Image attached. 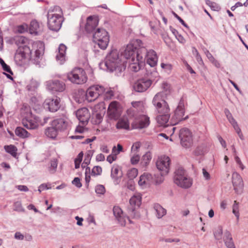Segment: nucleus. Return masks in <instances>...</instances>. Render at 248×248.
Wrapping results in <instances>:
<instances>
[{
    "instance_id": "f257e3e1",
    "label": "nucleus",
    "mask_w": 248,
    "mask_h": 248,
    "mask_svg": "<svg viewBox=\"0 0 248 248\" xmlns=\"http://www.w3.org/2000/svg\"><path fill=\"white\" fill-rule=\"evenodd\" d=\"M32 47L34 50L33 56L30 48L25 45L23 46L22 49L20 48L16 53L15 61L19 65L25 64L29 61H31L35 64H38L40 62L39 60L44 54V44L41 41H38L33 43Z\"/></svg>"
},
{
    "instance_id": "f03ea898",
    "label": "nucleus",
    "mask_w": 248,
    "mask_h": 248,
    "mask_svg": "<svg viewBox=\"0 0 248 248\" xmlns=\"http://www.w3.org/2000/svg\"><path fill=\"white\" fill-rule=\"evenodd\" d=\"M127 62L119 55L117 50H112L106 56L104 61L99 63L101 69L112 72L115 71L117 76H120L126 67Z\"/></svg>"
},
{
    "instance_id": "7ed1b4c3",
    "label": "nucleus",
    "mask_w": 248,
    "mask_h": 248,
    "mask_svg": "<svg viewBox=\"0 0 248 248\" xmlns=\"http://www.w3.org/2000/svg\"><path fill=\"white\" fill-rule=\"evenodd\" d=\"M132 105L133 107L127 110V114L129 116L135 117L131 124L133 129H142L147 127L150 124L149 117L146 115L135 113L137 112L143 113L145 108L142 102H133Z\"/></svg>"
},
{
    "instance_id": "20e7f679",
    "label": "nucleus",
    "mask_w": 248,
    "mask_h": 248,
    "mask_svg": "<svg viewBox=\"0 0 248 248\" xmlns=\"http://www.w3.org/2000/svg\"><path fill=\"white\" fill-rule=\"evenodd\" d=\"M62 15V10L59 6H55L49 9L47 13V24L50 30L55 31L60 30L63 21Z\"/></svg>"
},
{
    "instance_id": "39448f33",
    "label": "nucleus",
    "mask_w": 248,
    "mask_h": 248,
    "mask_svg": "<svg viewBox=\"0 0 248 248\" xmlns=\"http://www.w3.org/2000/svg\"><path fill=\"white\" fill-rule=\"evenodd\" d=\"M139 58L146 62L151 67H155L158 61V57L155 50L152 49H148L143 43L141 47L138 49Z\"/></svg>"
},
{
    "instance_id": "423d86ee",
    "label": "nucleus",
    "mask_w": 248,
    "mask_h": 248,
    "mask_svg": "<svg viewBox=\"0 0 248 248\" xmlns=\"http://www.w3.org/2000/svg\"><path fill=\"white\" fill-rule=\"evenodd\" d=\"M104 93L109 96L113 95L112 91L105 89L102 86L98 85H93L87 89L85 93V97L88 102H92Z\"/></svg>"
},
{
    "instance_id": "0eeeda50",
    "label": "nucleus",
    "mask_w": 248,
    "mask_h": 248,
    "mask_svg": "<svg viewBox=\"0 0 248 248\" xmlns=\"http://www.w3.org/2000/svg\"><path fill=\"white\" fill-rule=\"evenodd\" d=\"M143 42L140 39H136L128 44L121 53V57L125 60L130 61L132 57L136 58L138 49L141 47ZM126 62V61H125Z\"/></svg>"
},
{
    "instance_id": "6e6552de",
    "label": "nucleus",
    "mask_w": 248,
    "mask_h": 248,
    "mask_svg": "<svg viewBox=\"0 0 248 248\" xmlns=\"http://www.w3.org/2000/svg\"><path fill=\"white\" fill-rule=\"evenodd\" d=\"M174 182L178 186L185 189L190 187L192 185V179L187 176L182 168H179L175 171Z\"/></svg>"
},
{
    "instance_id": "1a4fd4ad",
    "label": "nucleus",
    "mask_w": 248,
    "mask_h": 248,
    "mask_svg": "<svg viewBox=\"0 0 248 248\" xmlns=\"http://www.w3.org/2000/svg\"><path fill=\"white\" fill-rule=\"evenodd\" d=\"M109 38L108 32L102 28H98L93 35V42L103 50L107 47Z\"/></svg>"
},
{
    "instance_id": "9d476101",
    "label": "nucleus",
    "mask_w": 248,
    "mask_h": 248,
    "mask_svg": "<svg viewBox=\"0 0 248 248\" xmlns=\"http://www.w3.org/2000/svg\"><path fill=\"white\" fill-rule=\"evenodd\" d=\"M68 79L77 84H82L87 80L86 74L83 69L79 67L74 68L67 75Z\"/></svg>"
},
{
    "instance_id": "9b49d317",
    "label": "nucleus",
    "mask_w": 248,
    "mask_h": 248,
    "mask_svg": "<svg viewBox=\"0 0 248 248\" xmlns=\"http://www.w3.org/2000/svg\"><path fill=\"white\" fill-rule=\"evenodd\" d=\"M181 144L183 147L188 148L193 144L192 133L186 128L181 129L179 133Z\"/></svg>"
},
{
    "instance_id": "f8f14e48",
    "label": "nucleus",
    "mask_w": 248,
    "mask_h": 248,
    "mask_svg": "<svg viewBox=\"0 0 248 248\" xmlns=\"http://www.w3.org/2000/svg\"><path fill=\"white\" fill-rule=\"evenodd\" d=\"M170 163V158L168 156L163 155L158 157L156 162V166L160 171L161 175H165L168 173Z\"/></svg>"
},
{
    "instance_id": "ddd939ff",
    "label": "nucleus",
    "mask_w": 248,
    "mask_h": 248,
    "mask_svg": "<svg viewBox=\"0 0 248 248\" xmlns=\"http://www.w3.org/2000/svg\"><path fill=\"white\" fill-rule=\"evenodd\" d=\"M152 81L147 78H141L136 80L133 85V90L138 93L146 91L151 85Z\"/></svg>"
},
{
    "instance_id": "4468645a",
    "label": "nucleus",
    "mask_w": 248,
    "mask_h": 248,
    "mask_svg": "<svg viewBox=\"0 0 248 248\" xmlns=\"http://www.w3.org/2000/svg\"><path fill=\"white\" fill-rule=\"evenodd\" d=\"M46 89L52 93L62 92L65 89V83L58 79L50 80L46 81Z\"/></svg>"
},
{
    "instance_id": "2eb2a0df",
    "label": "nucleus",
    "mask_w": 248,
    "mask_h": 248,
    "mask_svg": "<svg viewBox=\"0 0 248 248\" xmlns=\"http://www.w3.org/2000/svg\"><path fill=\"white\" fill-rule=\"evenodd\" d=\"M232 183L235 192L240 195L243 192L244 183L242 177L237 172H233L232 174Z\"/></svg>"
},
{
    "instance_id": "dca6fc26",
    "label": "nucleus",
    "mask_w": 248,
    "mask_h": 248,
    "mask_svg": "<svg viewBox=\"0 0 248 248\" xmlns=\"http://www.w3.org/2000/svg\"><path fill=\"white\" fill-rule=\"evenodd\" d=\"M113 215L118 223L122 226L125 225L126 220H128L130 223L132 221L122 211V210L118 206H115L113 209Z\"/></svg>"
},
{
    "instance_id": "f3484780",
    "label": "nucleus",
    "mask_w": 248,
    "mask_h": 248,
    "mask_svg": "<svg viewBox=\"0 0 248 248\" xmlns=\"http://www.w3.org/2000/svg\"><path fill=\"white\" fill-rule=\"evenodd\" d=\"M44 107L49 111L55 112L60 107V98L58 97L47 98L44 103Z\"/></svg>"
},
{
    "instance_id": "a211bd4d",
    "label": "nucleus",
    "mask_w": 248,
    "mask_h": 248,
    "mask_svg": "<svg viewBox=\"0 0 248 248\" xmlns=\"http://www.w3.org/2000/svg\"><path fill=\"white\" fill-rule=\"evenodd\" d=\"M22 123L24 127L28 129H34L38 127L39 118L31 115L23 119Z\"/></svg>"
},
{
    "instance_id": "6ab92c4d",
    "label": "nucleus",
    "mask_w": 248,
    "mask_h": 248,
    "mask_svg": "<svg viewBox=\"0 0 248 248\" xmlns=\"http://www.w3.org/2000/svg\"><path fill=\"white\" fill-rule=\"evenodd\" d=\"M76 116L81 125H85L90 118L89 110L86 108L78 109L76 112Z\"/></svg>"
},
{
    "instance_id": "aec40b11",
    "label": "nucleus",
    "mask_w": 248,
    "mask_h": 248,
    "mask_svg": "<svg viewBox=\"0 0 248 248\" xmlns=\"http://www.w3.org/2000/svg\"><path fill=\"white\" fill-rule=\"evenodd\" d=\"M107 114L109 119L111 120H116L120 117L121 112L120 109L117 108L116 102H112L109 104Z\"/></svg>"
},
{
    "instance_id": "412c9836",
    "label": "nucleus",
    "mask_w": 248,
    "mask_h": 248,
    "mask_svg": "<svg viewBox=\"0 0 248 248\" xmlns=\"http://www.w3.org/2000/svg\"><path fill=\"white\" fill-rule=\"evenodd\" d=\"M185 103L183 99H181L179 102L178 105L174 112V118L178 121L186 120L188 118V116H184L185 114Z\"/></svg>"
},
{
    "instance_id": "4be33fe9",
    "label": "nucleus",
    "mask_w": 248,
    "mask_h": 248,
    "mask_svg": "<svg viewBox=\"0 0 248 248\" xmlns=\"http://www.w3.org/2000/svg\"><path fill=\"white\" fill-rule=\"evenodd\" d=\"M141 203V197L140 194L134 195L129 200L130 208L129 212H131V215H135V210L138 208Z\"/></svg>"
},
{
    "instance_id": "5701e85b",
    "label": "nucleus",
    "mask_w": 248,
    "mask_h": 248,
    "mask_svg": "<svg viewBox=\"0 0 248 248\" xmlns=\"http://www.w3.org/2000/svg\"><path fill=\"white\" fill-rule=\"evenodd\" d=\"M129 66L130 70L133 72L139 71L143 65L144 62L139 58L138 52L136 53V58H133L129 61Z\"/></svg>"
},
{
    "instance_id": "b1692460",
    "label": "nucleus",
    "mask_w": 248,
    "mask_h": 248,
    "mask_svg": "<svg viewBox=\"0 0 248 248\" xmlns=\"http://www.w3.org/2000/svg\"><path fill=\"white\" fill-rule=\"evenodd\" d=\"M122 175L121 167L117 165L114 164L111 168L110 176L115 184L119 183V179L122 177Z\"/></svg>"
},
{
    "instance_id": "393cba45",
    "label": "nucleus",
    "mask_w": 248,
    "mask_h": 248,
    "mask_svg": "<svg viewBox=\"0 0 248 248\" xmlns=\"http://www.w3.org/2000/svg\"><path fill=\"white\" fill-rule=\"evenodd\" d=\"M66 46L63 44L60 45L58 48V52L56 56V59L60 64H62L65 61V53Z\"/></svg>"
},
{
    "instance_id": "a878e982",
    "label": "nucleus",
    "mask_w": 248,
    "mask_h": 248,
    "mask_svg": "<svg viewBox=\"0 0 248 248\" xmlns=\"http://www.w3.org/2000/svg\"><path fill=\"white\" fill-rule=\"evenodd\" d=\"M51 125L54 126L58 131H62L67 128L68 122L62 118L57 119L52 122Z\"/></svg>"
},
{
    "instance_id": "bb28decb",
    "label": "nucleus",
    "mask_w": 248,
    "mask_h": 248,
    "mask_svg": "<svg viewBox=\"0 0 248 248\" xmlns=\"http://www.w3.org/2000/svg\"><path fill=\"white\" fill-rule=\"evenodd\" d=\"M223 241L227 248H236L231 232L226 230L224 232Z\"/></svg>"
},
{
    "instance_id": "cd10ccee",
    "label": "nucleus",
    "mask_w": 248,
    "mask_h": 248,
    "mask_svg": "<svg viewBox=\"0 0 248 248\" xmlns=\"http://www.w3.org/2000/svg\"><path fill=\"white\" fill-rule=\"evenodd\" d=\"M98 21L96 19L93 18L91 16L88 17L85 25L86 31L89 33L93 32L98 25Z\"/></svg>"
},
{
    "instance_id": "c85d7f7f",
    "label": "nucleus",
    "mask_w": 248,
    "mask_h": 248,
    "mask_svg": "<svg viewBox=\"0 0 248 248\" xmlns=\"http://www.w3.org/2000/svg\"><path fill=\"white\" fill-rule=\"evenodd\" d=\"M170 114H159L156 118L157 123L160 126L166 127L170 123L169 122Z\"/></svg>"
},
{
    "instance_id": "c756f323",
    "label": "nucleus",
    "mask_w": 248,
    "mask_h": 248,
    "mask_svg": "<svg viewBox=\"0 0 248 248\" xmlns=\"http://www.w3.org/2000/svg\"><path fill=\"white\" fill-rule=\"evenodd\" d=\"M105 111L102 110L101 111H94L92 114L91 121L93 124H100L102 120L103 116L105 114Z\"/></svg>"
},
{
    "instance_id": "7c9ffc66",
    "label": "nucleus",
    "mask_w": 248,
    "mask_h": 248,
    "mask_svg": "<svg viewBox=\"0 0 248 248\" xmlns=\"http://www.w3.org/2000/svg\"><path fill=\"white\" fill-rule=\"evenodd\" d=\"M164 93L160 92L157 93L153 98L152 103L155 107L161 105L163 103L167 102L164 99Z\"/></svg>"
},
{
    "instance_id": "2f4dec72",
    "label": "nucleus",
    "mask_w": 248,
    "mask_h": 248,
    "mask_svg": "<svg viewBox=\"0 0 248 248\" xmlns=\"http://www.w3.org/2000/svg\"><path fill=\"white\" fill-rule=\"evenodd\" d=\"M41 31L39 23L36 20H32L31 22L29 27L30 33L31 34L36 35Z\"/></svg>"
},
{
    "instance_id": "473e14b6",
    "label": "nucleus",
    "mask_w": 248,
    "mask_h": 248,
    "mask_svg": "<svg viewBox=\"0 0 248 248\" xmlns=\"http://www.w3.org/2000/svg\"><path fill=\"white\" fill-rule=\"evenodd\" d=\"M154 209L155 212V214L157 218H161L166 214V210L158 203L154 204Z\"/></svg>"
},
{
    "instance_id": "72a5a7b5",
    "label": "nucleus",
    "mask_w": 248,
    "mask_h": 248,
    "mask_svg": "<svg viewBox=\"0 0 248 248\" xmlns=\"http://www.w3.org/2000/svg\"><path fill=\"white\" fill-rule=\"evenodd\" d=\"M116 126L117 129H124L125 130H129L130 129L129 122L126 118L119 119Z\"/></svg>"
},
{
    "instance_id": "f704fd0d",
    "label": "nucleus",
    "mask_w": 248,
    "mask_h": 248,
    "mask_svg": "<svg viewBox=\"0 0 248 248\" xmlns=\"http://www.w3.org/2000/svg\"><path fill=\"white\" fill-rule=\"evenodd\" d=\"M155 108L159 114H170V109L167 102H163V104L155 107Z\"/></svg>"
},
{
    "instance_id": "c9c22d12",
    "label": "nucleus",
    "mask_w": 248,
    "mask_h": 248,
    "mask_svg": "<svg viewBox=\"0 0 248 248\" xmlns=\"http://www.w3.org/2000/svg\"><path fill=\"white\" fill-rule=\"evenodd\" d=\"M152 177L151 174L149 173H144L140 176L138 183L139 185H149L151 182Z\"/></svg>"
},
{
    "instance_id": "e433bc0d",
    "label": "nucleus",
    "mask_w": 248,
    "mask_h": 248,
    "mask_svg": "<svg viewBox=\"0 0 248 248\" xmlns=\"http://www.w3.org/2000/svg\"><path fill=\"white\" fill-rule=\"evenodd\" d=\"M15 134L17 136L23 139L30 137L31 136L30 133L21 127H16L15 130Z\"/></svg>"
},
{
    "instance_id": "4c0bfd02",
    "label": "nucleus",
    "mask_w": 248,
    "mask_h": 248,
    "mask_svg": "<svg viewBox=\"0 0 248 248\" xmlns=\"http://www.w3.org/2000/svg\"><path fill=\"white\" fill-rule=\"evenodd\" d=\"M58 132L54 126L51 125V127H48L46 130L45 134L47 137L54 139L57 135Z\"/></svg>"
},
{
    "instance_id": "58836bf2",
    "label": "nucleus",
    "mask_w": 248,
    "mask_h": 248,
    "mask_svg": "<svg viewBox=\"0 0 248 248\" xmlns=\"http://www.w3.org/2000/svg\"><path fill=\"white\" fill-rule=\"evenodd\" d=\"M223 234L224 235V232H223L222 227L220 226L216 228L214 231L215 239L219 241V242H221Z\"/></svg>"
},
{
    "instance_id": "ea45409f",
    "label": "nucleus",
    "mask_w": 248,
    "mask_h": 248,
    "mask_svg": "<svg viewBox=\"0 0 248 248\" xmlns=\"http://www.w3.org/2000/svg\"><path fill=\"white\" fill-rule=\"evenodd\" d=\"M152 159V155L150 152H147L144 154L141 160V164L143 167H146L150 162Z\"/></svg>"
},
{
    "instance_id": "a19ab883",
    "label": "nucleus",
    "mask_w": 248,
    "mask_h": 248,
    "mask_svg": "<svg viewBox=\"0 0 248 248\" xmlns=\"http://www.w3.org/2000/svg\"><path fill=\"white\" fill-rule=\"evenodd\" d=\"M5 151L11 154L13 157H16L17 154V148L13 145H7L4 146Z\"/></svg>"
},
{
    "instance_id": "79ce46f5",
    "label": "nucleus",
    "mask_w": 248,
    "mask_h": 248,
    "mask_svg": "<svg viewBox=\"0 0 248 248\" xmlns=\"http://www.w3.org/2000/svg\"><path fill=\"white\" fill-rule=\"evenodd\" d=\"M0 64L1 65L3 71L10 73L11 75H13V73L11 70L10 67L5 62L2 58H0Z\"/></svg>"
},
{
    "instance_id": "37998d69",
    "label": "nucleus",
    "mask_w": 248,
    "mask_h": 248,
    "mask_svg": "<svg viewBox=\"0 0 248 248\" xmlns=\"http://www.w3.org/2000/svg\"><path fill=\"white\" fill-rule=\"evenodd\" d=\"M50 166L49 167V171L51 173H54L57 168V160L56 159H53L50 162Z\"/></svg>"
},
{
    "instance_id": "c03bdc74",
    "label": "nucleus",
    "mask_w": 248,
    "mask_h": 248,
    "mask_svg": "<svg viewBox=\"0 0 248 248\" xmlns=\"http://www.w3.org/2000/svg\"><path fill=\"white\" fill-rule=\"evenodd\" d=\"M232 213L236 217L237 219H239V205L238 202L236 201H234V203L232 205Z\"/></svg>"
},
{
    "instance_id": "a18cd8bd",
    "label": "nucleus",
    "mask_w": 248,
    "mask_h": 248,
    "mask_svg": "<svg viewBox=\"0 0 248 248\" xmlns=\"http://www.w3.org/2000/svg\"><path fill=\"white\" fill-rule=\"evenodd\" d=\"M138 173V170L136 168H132L128 171L127 175L130 179H133L137 176Z\"/></svg>"
},
{
    "instance_id": "49530a36",
    "label": "nucleus",
    "mask_w": 248,
    "mask_h": 248,
    "mask_svg": "<svg viewBox=\"0 0 248 248\" xmlns=\"http://www.w3.org/2000/svg\"><path fill=\"white\" fill-rule=\"evenodd\" d=\"M206 151L204 146H200L196 148L194 152V154L196 156H199L203 155Z\"/></svg>"
},
{
    "instance_id": "de8ad7c7",
    "label": "nucleus",
    "mask_w": 248,
    "mask_h": 248,
    "mask_svg": "<svg viewBox=\"0 0 248 248\" xmlns=\"http://www.w3.org/2000/svg\"><path fill=\"white\" fill-rule=\"evenodd\" d=\"M14 210L17 212H24L25 211L24 208L22 206L21 202L19 201L14 203Z\"/></svg>"
},
{
    "instance_id": "09e8293b",
    "label": "nucleus",
    "mask_w": 248,
    "mask_h": 248,
    "mask_svg": "<svg viewBox=\"0 0 248 248\" xmlns=\"http://www.w3.org/2000/svg\"><path fill=\"white\" fill-rule=\"evenodd\" d=\"M28 26L26 24H23L16 27V31L20 33H23L27 31Z\"/></svg>"
},
{
    "instance_id": "8fccbe9b",
    "label": "nucleus",
    "mask_w": 248,
    "mask_h": 248,
    "mask_svg": "<svg viewBox=\"0 0 248 248\" xmlns=\"http://www.w3.org/2000/svg\"><path fill=\"white\" fill-rule=\"evenodd\" d=\"M102 168L99 166H94L92 170V175L93 176L99 175L102 173Z\"/></svg>"
},
{
    "instance_id": "3c124183",
    "label": "nucleus",
    "mask_w": 248,
    "mask_h": 248,
    "mask_svg": "<svg viewBox=\"0 0 248 248\" xmlns=\"http://www.w3.org/2000/svg\"><path fill=\"white\" fill-rule=\"evenodd\" d=\"M95 191L97 194L103 195L106 190L104 186L99 185L95 186Z\"/></svg>"
},
{
    "instance_id": "603ef678",
    "label": "nucleus",
    "mask_w": 248,
    "mask_h": 248,
    "mask_svg": "<svg viewBox=\"0 0 248 248\" xmlns=\"http://www.w3.org/2000/svg\"><path fill=\"white\" fill-rule=\"evenodd\" d=\"M51 188V184H42L39 186L38 190L40 193H41V191L44 189H49Z\"/></svg>"
},
{
    "instance_id": "864d4df0",
    "label": "nucleus",
    "mask_w": 248,
    "mask_h": 248,
    "mask_svg": "<svg viewBox=\"0 0 248 248\" xmlns=\"http://www.w3.org/2000/svg\"><path fill=\"white\" fill-rule=\"evenodd\" d=\"M140 159V156L137 154L134 155L131 158V163L133 165L137 164Z\"/></svg>"
},
{
    "instance_id": "5fc2aeb1",
    "label": "nucleus",
    "mask_w": 248,
    "mask_h": 248,
    "mask_svg": "<svg viewBox=\"0 0 248 248\" xmlns=\"http://www.w3.org/2000/svg\"><path fill=\"white\" fill-rule=\"evenodd\" d=\"M72 183L78 188H80L82 186V184L81 183L80 179L78 177H75L72 181Z\"/></svg>"
},
{
    "instance_id": "6e6d98bb",
    "label": "nucleus",
    "mask_w": 248,
    "mask_h": 248,
    "mask_svg": "<svg viewBox=\"0 0 248 248\" xmlns=\"http://www.w3.org/2000/svg\"><path fill=\"white\" fill-rule=\"evenodd\" d=\"M162 88L163 89L165 95H167L169 93L170 85L167 82H163L162 84Z\"/></svg>"
},
{
    "instance_id": "4d7b16f0",
    "label": "nucleus",
    "mask_w": 248,
    "mask_h": 248,
    "mask_svg": "<svg viewBox=\"0 0 248 248\" xmlns=\"http://www.w3.org/2000/svg\"><path fill=\"white\" fill-rule=\"evenodd\" d=\"M14 237L16 239L22 240L24 238V236L20 232H17L15 233Z\"/></svg>"
},
{
    "instance_id": "13d9d810",
    "label": "nucleus",
    "mask_w": 248,
    "mask_h": 248,
    "mask_svg": "<svg viewBox=\"0 0 248 248\" xmlns=\"http://www.w3.org/2000/svg\"><path fill=\"white\" fill-rule=\"evenodd\" d=\"M140 147V144L139 142H136L132 145L131 150L132 152H137Z\"/></svg>"
},
{
    "instance_id": "bf43d9fd",
    "label": "nucleus",
    "mask_w": 248,
    "mask_h": 248,
    "mask_svg": "<svg viewBox=\"0 0 248 248\" xmlns=\"http://www.w3.org/2000/svg\"><path fill=\"white\" fill-rule=\"evenodd\" d=\"M90 169L89 167H87L86 168V172H85V180L86 183H88L90 181Z\"/></svg>"
},
{
    "instance_id": "052dcab7",
    "label": "nucleus",
    "mask_w": 248,
    "mask_h": 248,
    "mask_svg": "<svg viewBox=\"0 0 248 248\" xmlns=\"http://www.w3.org/2000/svg\"><path fill=\"white\" fill-rule=\"evenodd\" d=\"M174 16L179 21V22L185 27L188 28L187 25L185 22V21L176 14L175 13H173Z\"/></svg>"
},
{
    "instance_id": "680f3d73",
    "label": "nucleus",
    "mask_w": 248,
    "mask_h": 248,
    "mask_svg": "<svg viewBox=\"0 0 248 248\" xmlns=\"http://www.w3.org/2000/svg\"><path fill=\"white\" fill-rule=\"evenodd\" d=\"M117 159V157L115 156V155H112V154L109 155L107 157V161H108L109 163H111L113 161L116 160Z\"/></svg>"
},
{
    "instance_id": "e2e57ef3",
    "label": "nucleus",
    "mask_w": 248,
    "mask_h": 248,
    "mask_svg": "<svg viewBox=\"0 0 248 248\" xmlns=\"http://www.w3.org/2000/svg\"><path fill=\"white\" fill-rule=\"evenodd\" d=\"M203 176L206 180H209L210 178V175L209 172L206 170L205 169L203 168L202 170Z\"/></svg>"
},
{
    "instance_id": "0e129e2a",
    "label": "nucleus",
    "mask_w": 248,
    "mask_h": 248,
    "mask_svg": "<svg viewBox=\"0 0 248 248\" xmlns=\"http://www.w3.org/2000/svg\"><path fill=\"white\" fill-rule=\"evenodd\" d=\"M17 189L21 191L27 192L29 191L28 187L24 185H19L17 186Z\"/></svg>"
},
{
    "instance_id": "69168bd1",
    "label": "nucleus",
    "mask_w": 248,
    "mask_h": 248,
    "mask_svg": "<svg viewBox=\"0 0 248 248\" xmlns=\"http://www.w3.org/2000/svg\"><path fill=\"white\" fill-rule=\"evenodd\" d=\"M205 53L206 54V57L211 62L214 61L215 58L208 50H206Z\"/></svg>"
},
{
    "instance_id": "338daca9",
    "label": "nucleus",
    "mask_w": 248,
    "mask_h": 248,
    "mask_svg": "<svg viewBox=\"0 0 248 248\" xmlns=\"http://www.w3.org/2000/svg\"><path fill=\"white\" fill-rule=\"evenodd\" d=\"M161 67L163 69H166L167 70H169V71H170L171 69V65L170 64L162 63L161 64Z\"/></svg>"
},
{
    "instance_id": "774afa93",
    "label": "nucleus",
    "mask_w": 248,
    "mask_h": 248,
    "mask_svg": "<svg viewBox=\"0 0 248 248\" xmlns=\"http://www.w3.org/2000/svg\"><path fill=\"white\" fill-rule=\"evenodd\" d=\"M105 156L102 154H99L96 156V160L97 161H103L105 160Z\"/></svg>"
}]
</instances>
